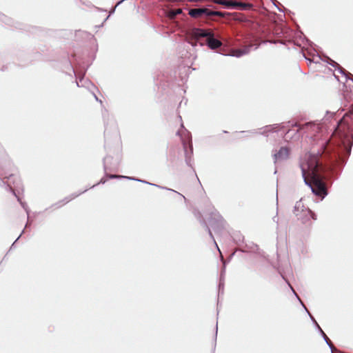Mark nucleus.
I'll return each mask as SVG.
<instances>
[{
    "mask_svg": "<svg viewBox=\"0 0 353 353\" xmlns=\"http://www.w3.org/2000/svg\"><path fill=\"white\" fill-rule=\"evenodd\" d=\"M300 166L304 181L311 188L313 193L324 198L327 192L323 180L328 176L330 168L323 165L319 156L311 154L305 155Z\"/></svg>",
    "mask_w": 353,
    "mask_h": 353,
    "instance_id": "f257e3e1",
    "label": "nucleus"
},
{
    "mask_svg": "<svg viewBox=\"0 0 353 353\" xmlns=\"http://www.w3.org/2000/svg\"><path fill=\"white\" fill-rule=\"evenodd\" d=\"M353 104L351 109L339 121L334 136H338L345 149L350 147L352 143L353 131Z\"/></svg>",
    "mask_w": 353,
    "mask_h": 353,
    "instance_id": "f03ea898",
    "label": "nucleus"
},
{
    "mask_svg": "<svg viewBox=\"0 0 353 353\" xmlns=\"http://www.w3.org/2000/svg\"><path fill=\"white\" fill-rule=\"evenodd\" d=\"M192 36L196 39L207 37L208 45L211 49H216L222 44L219 40L214 38V33L211 30L194 28L192 30Z\"/></svg>",
    "mask_w": 353,
    "mask_h": 353,
    "instance_id": "7ed1b4c3",
    "label": "nucleus"
},
{
    "mask_svg": "<svg viewBox=\"0 0 353 353\" xmlns=\"http://www.w3.org/2000/svg\"><path fill=\"white\" fill-rule=\"evenodd\" d=\"M189 14L193 18H201L203 16H206L209 17L217 16V17H224V14L223 12L219 11L211 10L206 8H193L189 10Z\"/></svg>",
    "mask_w": 353,
    "mask_h": 353,
    "instance_id": "20e7f679",
    "label": "nucleus"
},
{
    "mask_svg": "<svg viewBox=\"0 0 353 353\" xmlns=\"http://www.w3.org/2000/svg\"><path fill=\"white\" fill-rule=\"evenodd\" d=\"M294 127H296L297 129L296 130H288V132H287V134H286V138L288 137V134L292 132V131H294L296 132V133L299 132V131L302 130H318L319 128V125H316L315 124H313V123H307L304 125H301V124H297L296 123Z\"/></svg>",
    "mask_w": 353,
    "mask_h": 353,
    "instance_id": "39448f33",
    "label": "nucleus"
},
{
    "mask_svg": "<svg viewBox=\"0 0 353 353\" xmlns=\"http://www.w3.org/2000/svg\"><path fill=\"white\" fill-rule=\"evenodd\" d=\"M177 134L181 137L184 149L186 150L187 145H190L191 150H192L189 132L185 129H181L177 132Z\"/></svg>",
    "mask_w": 353,
    "mask_h": 353,
    "instance_id": "423d86ee",
    "label": "nucleus"
},
{
    "mask_svg": "<svg viewBox=\"0 0 353 353\" xmlns=\"http://www.w3.org/2000/svg\"><path fill=\"white\" fill-rule=\"evenodd\" d=\"M290 151L286 147H282L280 150L274 154V159L276 161H281L287 159L289 157Z\"/></svg>",
    "mask_w": 353,
    "mask_h": 353,
    "instance_id": "0eeeda50",
    "label": "nucleus"
},
{
    "mask_svg": "<svg viewBox=\"0 0 353 353\" xmlns=\"http://www.w3.org/2000/svg\"><path fill=\"white\" fill-rule=\"evenodd\" d=\"M252 8V4L242 2L235 1L234 8H238L241 10H247Z\"/></svg>",
    "mask_w": 353,
    "mask_h": 353,
    "instance_id": "6e6552de",
    "label": "nucleus"
},
{
    "mask_svg": "<svg viewBox=\"0 0 353 353\" xmlns=\"http://www.w3.org/2000/svg\"><path fill=\"white\" fill-rule=\"evenodd\" d=\"M216 2L219 4L223 5L226 8H234L235 1H227V0H217Z\"/></svg>",
    "mask_w": 353,
    "mask_h": 353,
    "instance_id": "1a4fd4ad",
    "label": "nucleus"
},
{
    "mask_svg": "<svg viewBox=\"0 0 353 353\" xmlns=\"http://www.w3.org/2000/svg\"><path fill=\"white\" fill-rule=\"evenodd\" d=\"M303 207V204L301 201H299L296 203L295 206H294V213L296 214V216L299 215L298 212L299 211V209L302 208Z\"/></svg>",
    "mask_w": 353,
    "mask_h": 353,
    "instance_id": "9d476101",
    "label": "nucleus"
},
{
    "mask_svg": "<svg viewBox=\"0 0 353 353\" xmlns=\"http://www.w3.org/2000/svg\"><path fill=\"white\" fill-rule=\"evenodd\" d=\"M330 148V142L328 141V142H327L326 145L324 146V149H323L324 157H325L326 154L329 152Z\"/></svg>",
    "mask_w": 353,
    "mask_h": 353,
    "instance_id": "9b49d317",
    "label": "nucleus"
},
{
    "mask_svg": "<svg viewBox=\"0 0 353 353\" xmlns=\"http://www.w3.org/2000/svg\"><path fill=\"white\" fill-rule=\"evenodd\" d=\"M181 12V10L178 9L172 13L171 17H174L176 14H180Z\"/></svg>",
    "mask_w": 353,
    "mask_h": 353,
    "instance_id": "f8f14e48",
    "label": "nucleus"
},
{
    "mask_svg": "<svg viewBox=\"0 0 353 353\" xmlns=\"http://www.w3.org/2000/svg\"><path fill=\"white\" fill-rule=\"evenodd\" d=\"M243 54H244V52H243L242 50H236V51L235 55H236V57H241V55H243Z\"/></svg>",
    "mask_w": 353,
    "mask_h": 353,
    "instance_id": "ddd939ff",
    "label": "nucleus"
},
{
    "mask_svg": "<svg viewBox=\"0 0 353 353\" xmlns=\"http://www.w3.org/2000/svg\"><path fill=\"white\" fill-rule=\"evenodd\" d=\"M305 212V214H310L311 215H314L313 213L312 212L311 210H310L309 209H306L305 210H303Z\"/></svg>",
    "mask_w": 353,
    "mask_h": 353,
    "instance_id": "4468645a",
    "label": "nucleus"
},
{
    "mask_svg": "<svg viewBox=\"0 0 353 353\" xmlns=\"http://www.w3.org/2000/svg\"><path fill=\"white\" fill-rule=\"evenodd\" d=\"M110 178L113 179V178H118V177H120V176H117V175H110Z\"/></svg>",
    "mask_w": 353,
    "mask_h": 353,
    "instance_id": "2eb2a0df",
    "label": "nucleus"
},
{
    "mask_svg": "<svg viewBox=\"0 0 353 353\" xmlns=\"http://www.w3.org/2000/svg\"><path fill=\"white\" fill-rule=\"evenodd\" d=\"M324 335H325V338H326V339H327V342L328 343V341H330V344H331L332 343H331V341H330L329 338H327L325 334H324Z\"/></svg>",
    "mask_w": 353,
    "mask_h": 353,
    "instance_id": "dca6fc26",
    "label": "nucleus"
},
{
    "mask_svg": "<svg viewBox=\"0 0 353 353\" xmlns=\"http://www.w3.org/2000/svg\"><path fill=\"white\" fill-rule=\"evenodd\" d=\"M336 157H337V154H336V152H334V159H336Z\"/></svg>",
    "mask_w": 353,
    "mask_h": 353,
    "instance_id": "f3484780",
    "label": "nucleus"
},
{
    "mask_svg": "<svg viewBox=\"0 0 353 353\" xmlns=\"http://www.w3.org/2000/svg\"><path fill=\"white\" fill-rule=\"evenodd\" d=\"M76 196H73L72 198H70V200H72V199H74V197H76Z\"/></svg>",
    "mask_w": 353,
    "mask_h": 353,
    "instance_id": "a211bd4d",
    "label": "nucleus"
}]
</instances>
